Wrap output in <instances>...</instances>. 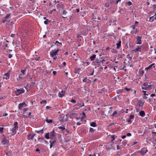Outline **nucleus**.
<instances>
[{
    "label": "nucleus",
    "mask_w": 156,
    "mask_h": 156,
    "mask_svg": "<svg viewBox=\"0 0 156 156\" xmlns=\"http://www.w3.org/2000/svg\"><path fill=\"white\" fill-rule=\"evenodd\" d=\"M25 89L26 90L27 92L28 90L27 88L26 87H24L20 89L16 88V90L14 91V92L16 96H18L24 93L25 91Z\"/></svg>",
    "instance_id": "1"
},
{
    "label": "nucleus",
    "mask_w": 156,
    "mask_h": 156,
    "mask_svg": "<svg viewBox=\"0 0 156 156\" xmlns=\"http://www.w3.org/2000/svg\"><path fill=\"white\" fill-rule=\"evenodd\" d=\"M81 107V101H78L77 103L74 105L73 107V110H77Z\"/></svg>",
    "instance_id": "2"
},
{
    "label": "nucleus",
    "mask_w": 156,
    "mask_h": 156,
    "mask_svg": "<svg viewBox=\"0 0 156 156\" xmlns=\"http://www.w3.org/2000/svg\"><path fill=\"white\" fill-rule=\"evenodd\" d=\"M94 63L98 66L101 65V64H102V57H100L98 58H97L95 59Z\"/></svg>",
    "instance_id": "3"
},
{
    "label": "nucleus",
    "mask_w": 156,
    "mask_h": 156,
    "mask_svg": "<svg viewBox=\"0 0 156 156\" xmlns=\"http://www.w3.org/2000/svg\"><path fill=\"white\" fill-rule=\"evenodd\" d=\"M56 133L55 132L54 130H53V131L51 132L50 133V139H56L55 134Z\"/></svg>",
    "instance_id": "4"
},
{
    "label": "nucleus",
    "mask_w": 156,
    "mask_h": 156,
    "mask_svg": "<svg viewBox=\"0 0 156 156\" xmlns=\"http://www.w3.org/2000/svg\"><path fill=\"white\" fill-rule=\"evenodd\" d=\"M11 16L12 15L11 13H9L7 14L6 16L5 17L4 19L2 20V22L3 23H5L7 20L9 19Z\"/></svg>",
    "instance_id": "5"
},
{
    "label": "nucleus",
    "mask_w": 156,
    "mask_h": 156,
    "mask_svg": "<svg viewBox=\"0 0 156 156\" xmlns=\"http://www.w3.org/2000/svg\"><path fill=\"white\" fill-rule=\"evenodd\" d=\"M136 25H133L132 26H131V27H132L133 28V29L134 30H136V31H131V33L132 34H136V33L138 32V30L136 28Z\"/></svg>",
    "instance_id": "6"
},
{
    "label": "nucleus",
    "mask_w": 156,
    "mask_h": 156,
    "mask_svg": "<svg viewBox=\"0 0 156 156\" xmlns=\"http://www.w3.org/2000/svg\"><path fill=\"white\" fill-rule=\"evenodd\" d=\"M27 106V105L24 101L22 103H20L18 105V108L19 109H21L22 108L26 107Z\"/></svg>",
    "instance_id": "7"
},
{
    "label": "nucleus",
    "mask_w": 156,
    "mask_h": 156,
    "mask_svg": "<svg viewBox=\"0 0 156 156\" xmlns=\"http://www.w3.org/2000/svg\"><path fill=\"white\" fill-rule=\"evenodd\" d=\"M142 37V36H138L136 38V44H141L142 43L141 41Z\"/></svg>",
    "instance_id": "8"
},
{
    "label": "nucleus",
    "mask_w": 156,
    "mask_h": 156,
    "mask_svg": "<svg viewBox=\"0 0 156 156\" xmlns=\"http://www.w3.org/2000/svg\"><path fill=\"white\" fill-rule=\"evenodd\" d=\"M134 115H130L129 117V118L128 119H126L127 122L130 123H131L132 122V121L134 120Z\"/></svg>",
    "instance_id": "9"
},
{
    "label": "nucleus",
    "mask_w": 156,
    "mask_h": 156,
    "mask_svg": "<svg viewBox=\"0 0 156 156\" xmlns=\"http://www.w3.org/2000/svg\"><path fill=\"white\" fill-rule=\"evenodd\" d=\"M17 130V129H14L13 127L10 130L11 131L10 133L11 134V135L14 136L15 135L16 133V130Z\"/></svg>",
    "instance_id": "10"
},
{
    "label": "nucleus",
    "mask_w": 156,
    "mask_h": 156,
    "mask_svg": "<svg viewBox=\"0 0 156 156\" xmlns=\"http://www.w3.org/2000/svg\"><path fill=\"white\" fill-rule=\"evenodd\" d=\"M57 53L54 50H51L50 53V55L52 57L55 56L57 54Z\"/></svg>",
    "instance_id": "11"
},
{
    "label": "nucleus",
    "mask_w": 156,
    "mask_h": 156,
    "mask_svg": "<svg viewBox=\"0 0 156 156\" xmlns=\"http://www.w3.org/2000/svg\"><path fill=\"white\" fill-rule=\"evenodd\" d=\"M66 91L62 90L61 92H59L58 96L59 98H62L65 95Z\"/></svg>",
    "instance_id": "12"
},
{
    "label": "nucleus",
    "mask_w": 156,
    "mask_h": 156,
    "mask_svg": "<svg viewBox=\"0 0 156 156\" xmlns=\"http://www.w3.org/2000/svg\"><path fill=\"white\" fill-rule=\"evenodd\" d=\"M8 142V141L5 137H4L2 139L1 143L2 145L6 144Z\"/></svg>",
    "instance_id": "13"
},
{
    "label": "nucleus",
    "mask_w": 156,
    "mask_h": 156,
    "mask_svg": "<svg viewBox=\"0 0 156 156\" xmlns=\"http://www.w3.org/2000/svg\"><path fill=\"white\" fill-rule=\"evenodd\" d=\"M132 51H134L135 52H136L138 51L141 52V46H138L137 48H136L135 49L132 50Z\"/></svg>",
    "instance_id": "14"
},
{
    "label": "nucleus",
    "mask_w": 156,
    "mask_h": 156,
    "mask_svg": "<svg viewBox=\"0 0 156 156\" xmlns=\"http://www.w3.org/2000/svg\"><path fill=\"white\" fill-rule=\"evenodd\" d=\"M156 13L155 14L152 16V17H150L149 18V21L150 22H153V21H154V20H155L156 19Z\"/></svg>",
    "instance_id": "15"
},
{
    "label": "nucleus",
    "mask_w": 156,
    "mask_h": 156,
    "mask_svg": "<svg viewBox=\"0 0 156 156\" xmlns=\"http://www.w3.org/2000/svg\"><path fill=\"white\" fill-rule=\"evenodd\" d=\"M65 117V115L64 114H62L61 115L60 117L62 119L60 120V121L62 122H64V121H66L67 119H64Z\"/></svg>",
    "instance_id": "16"
},
{
    "label": "nucleus",
    "mask_w": 156,
    "mask_h": 156,
    "mask_svg": "<svg viewBox=\"0 0 156 156\" xmlns=\"http://www.w3.org/2000/svg\"><path fill=\"white\" fill-rule=\"evenodd\" d=\"M6 76V77L5 78L4 77H3V79H5L6 80H8L9 78L10 74H9V73L7 72L6 73H5L4 75V76Z\"/></svg>",
    "instance_id": "17"
},
{
    "label": "nucleus",
    "mask_w": 156,
    "mask_h": 156,
    "mask_svg": "<svg viewBox=\"0 0 156 156\" xmlns=\"http://www.w3.org/2000/svg\"><path fill=\"white\" fill-rule=\"evenodd\" d=\"M54 140L53 141L50 140L49 142L50 143V148H51L53 145H54V144L56 142V140L55 139H54Z\"/></svg>",
    "instance_id": "18"
},
{
    "label": "nucleus",
    "mask_w": 156,
    "mask_h": 156,
    "mask_svg": "<svg viewBox=\"0 0 156 156\" xmlns=\"http://www.w3.org/2000/svg\"><path fill=\"white\" fill-rule=\"evenodd\" d=\"M144 102H143L142 100H139L138 102V106L140 107H143L144 105Z\"/></svg>",
    "instance_id": "19"
},
{
    "label": "nucleus",
    "mask_w": 156,
    "mask_h": 156,
    "mask_svg": "<svg viewBox=\"0 0 156 156\" xmlns=\"http://www.w3.org/2000/svg\"><path fill=\"white\" fill-rule=\"evenodd\" d=\"M155 64L153 63L151 65H149V66L147 67V68H145V69L147 70H148L149 69H151V68L152 66H153V68L155 67V66H154Z\"/></svg>",
    "instance_id": "20"
},
{
    "label": "nucleus",
    "mask_w": 156,
    "mask_h": 156,
    "mask_svg": "<svg viewBox=\"0 0 156 156\" xmlns=\"http://www.w3.org/2000/svg\"><path fill=\"white\" fill-rule=\"evenodd\" d=\"M81 71V69L80 68H76L74 69V72L75 73H77L79 74Z\"/></svg>",
    "instance_id": "21"
},
{
    "label": "nucleus",
    "mask_w": 156,
    "mask_h": 156,
    "mask_svg": "<svg viewBox=\"0 0 156 156\" xmlns=\"http://www.w3.org/2000/svg\"><path fill=\"white\" fill-rule=\"evenodd\" d=\"M118 41V42L116 43L117 48V49H119L121 46V41L120 40H119Z\"/></svg>",
    "instance_id": "22"
},
{
    "label": "nucleus",
    "mask_w": 156,
    "mask_h": 156,
    "mask_svg": "<svg viewBox=\"0 0 156 156\" xmlns=\"http://www.w3.org/2000/svg\"><path fill=\"white\" fill-rule=\"evenodd\" d=\"M58 47H61L62 46V43L59 42L58 41H56L55 43H54Z\"/></svg>",
    "instance_id": "23"
},
{
    "label": "nucleus",
    "mask_w": 156,
    "mask_h": 156,
    "mask_svg": "<svg viewBox=\"0 0 156 156\" xmlns=\"http://www.w3.org/2000/svg\"><path fill=\"white\" fill-rule=\"evenodd\" d=\"M105 91L103 89H102L100 90L98 92V94L99 95H101L103 94V93H104Z\"/></svg>",
    "instance_id": "24"
},
{
    "label": "nucleus",
    "mask_w": 156,
    "mask_h": 156,
    "mask_svg": "<svg viewBox=\"0 0 156 156\" xmlns=\"http://www.w3.org/2000/svg\"><path fill=\"white\" fill-rule=\"evenodd\" d=\"M153 86V85H148L147 86V87H144V89L145 90H150L151 89L152 87Z\"/></svg>",
    "instance_id": "25"
},
{
    "label": "nucleus",
    "mask_w": 156,
    "mask_h": 156,
    "mask_svg": "<svg viewBox=\"0 0 156 156\" xmlns=\"http://www.w3.org/2000/svg\"><path fill=\"white\" fill-rule=\"evenodd\" d=\"M18 122H15L13 124V125L14 126L13 128H14V129H16L18 130Z\"/></svg>",
    "instance_id": "26"
},
{
    "label": "nucleus",
    "mask_w": 156,
    "mask_h": 156,
    "mask_svg": "<svg viewBox=\"0 0 156 156\" xmlns=\"http://www.w3.org/2000/svg\"><path fill=\"white\" fill-rule=\"evenodd\" d=\"M147 151H148L147 149H145V148L143 149L140 151V153L141 155H143L146 153Z\"/></svg>",
    "instance_id": "27"
},
{
    "label": "nucleus",
    "mask_w": 156,
    "mask_h": 156,
    "mask_svg": "<svg viewBox=\"0 0 156 156\" xmlns=\"http://www.w3.org/2000/svg\"><path fill=\"white\" fill-rule=\"evenodd\" d=\"M35 135V134H33L32 135H31V133H29L27 135V136L29 137V138H30L31 139L33 140V138L34 137V136Z\"/></svg>",
    "instance_id": "28"
},
{
    "label": "nucleus",
    "mask_w": 156,
    "mask_h": 156,
    "mask_svg": "<svg viewBox=\"0 0 156 156\" xmlns=\"http://www.w3.org/2000/svg\"><path fill=\"white\" fill-rule=\"evenodd\" d=\"M96 55L95 54H93L90 57V59L91 61H93L96 58Z\"/></svg>",
    "instance_id": "29"
},
{
    "label": "nucleus",
    "mask_w": 156,
    "mask_h": 156,
    "mask_svg": "<svg viewBox=\"0 0 156 156\" xmlns=\"http://www.w3.org/2000/svg\"><path fill=\"white\" fill-rule=\"evenodd\" d=\"M148 84L147 82H145L144 83L143 85L142 86V88L143 90H145L144 87H147V86Z\"/></svg>",
    "instance_id": "30"
},
{
    "label": "nucleus",
    "mask_w": 156,
    "mask_h": 156,
    "mask_svg": "<svg viewBox=\"0 0 156 156\" xmlns=\"http://www.w3.org/2000/svg\"><path fill=\"white\" fill-rule=\"evenodd\" d=\"M139 115L142 117H144L145 115V113L144 111H141L139 112Z\"/></svg>",
    "instance_id": "31"
},
{
    "label": "nucleus",
    "mask_w": 156,
    "mask_h": 156,
    "mask_svg": "<svg viewBox=\"0 0 156 156\" xmlns=\"http://www.w3.org/2000/svg\"><path fill=\"white\" fill-rule=\"evenodd\" d=\"M153 138L151 139V142L153 143V144H156V138H154V136L153 135H152Z\"/></svg>",
    "instance_id": "32"
},
{
    "label": "nucleus",
    "mask_w": 156,
    "mask_h": 156,
    "mask_svg": "<svg viewBox=\"0 0 156 156\" xmlns=\"http://www.w3.org/2000/svg\"><path fill=\"white\" fill-rule=\"evenodd\" d=\"M13 23H14L12 21H11L10 20H9L8 21H7L6 22V24H8V25H12V24H13Z\"/></svg>",
    "instance_id": "33"
},
{
    "label": "nucleus",
    "mask_w": 156,
    "mask_h": 156,
    "mask_svg": "<svg viewBox=\"0 0 156 156\" xmlns=\"http://www.w3.org/2000/svg\"><path fill=\"white\" fill-rule=\"evenodd\" d=\"M45 137L46 139H47L50 138V137H49V133H46L45 134Z\"/></svg>",
    "instance_id": "34"
},
{
    "label": "nucleus",
    "mask_w": 156,
    "mask_h": 156,
    "mask_svg": "<svg viewBox=\"0 0 156 156\" xmlns=\"http://www.w3.org/2000/svg\"><path fill=\"white\" fill-rule=\"evenodd\" d=\"M111 52L114 53L116 54L117 53V51L116 49L113 48L111 50Z\"/></svg>",
    "instance_id": "35"
},
{
    "label": "nucleus",
    "mask_w": 156,
    "mask_h": 156,
    "mask_svg": "<svg viewBox=\"0 0 156 156\" xmlns=\"http://www.w3.org/2000/svg\"><path fill=\"white\" fill-rule=\"evenodd\" d=\"M116 0H110L109 3L112 5H113L115 2Z\"/></svg>",
    "instance_id": "36"
},
{
    "label": "nucleus",
    "mask_w": 156,
    "mask_h": 156,
    "mask_svg": "<svg viewBox=\"0 0 156 156\" xmlns=\"http://www.w3.org/2000/svg\"><path fill=\"white\" fill-rule=\"evenodd\" d=\"M90 125L91 126L95 127L96 126V124L95 122H93L90 123Z\"/></svg>",
    "instance_id": "37"
},
{
    "label": "nucleus",
    "mask_w": 156,
    "mask_h": 156,
    "mask_svg": "<svg viewBox=\"0 0 156 156\" xmlns=\"http://www.w3.org/2000/svg\"><path fill=\"white\" fill-rule=\"evenodd\" d=\"M35 132L38 133H41L42 134L43 133V129H41L40 130H35Z\"/></svg>",
    "instance_id": "38"
},
{
    "label": "nucleus",
    "mask_w": 156,
    "mask_h": 156,
    "mask_svg": "<svg viewBox=\"0 0 156 156\" xmlns=\"http://www.w3.org/2000/svg\"><path fill=\"white\" fill-rule=\"evenodd\" d=\"M46 121L48 123H51L52 122V121L51 119H48V118H46Z\"/></svg>",
    "instance_id": "39"
},
{
    "label": "nucleus",
    "mask_w": 156,
    "mask_h": 156,
    "mask_svg": "<svg viewBox=\"0 0 156 156\" xmlns=\"http://www.w3.org/2000/svg\"><path fill=\"white\" fill-rule=\"evenodd\" d=\"M26 69H25L24 70H21V72L23 75H25L26 73Z\"/></svg>",
    "instance_id": "40"
},
{
    "label": "nucleus",
    "mask_w": 156,
    "mask_h": 156,
    "mask_svg": "<svg viewBox=\"0 0 156 156\" xmlns=\"http://www.w3.org/2000/svg\"><path fill=\"white\" fill-rule=\"evenodd\" d=\"M26 113L27 114V115H26V118H28V117L29 118V117H30V115H31V112H29L28 113L27 112H26ZM30 118H31V117H30Z\"/></svg>",
    "instance_id": "41"
},
{
    "label": "nucleus",
    "mask_w": 156,
    "mask_h": 156,
    "mask_svg": "<svg viewBox=\"0 0 156 156\" xmlns=\"http://www.w3.org/2000/svg\"><path fill=\"white\" fill-rule=\"evenodd\" d=\"M88 78L87 76L84 77V79L83 80V82L87 83L88 80Z\"/></svg>",
    "instance_id": "42"
},
{
    "label": "nucleus",
    "mask_w": 156,
    "mask_h": 156,
    "mask_svg": "<svg viewBox=\"0 0 156 156\" xmlns=\"http://www.w3.org/2000/svg\"><path fill=\"white\" fill-rule=\"evenodd\" d=\"M12 152L8 151V152H5L6 155L7 156H10L12 154Z\"/></svg>",
    "instance_id": "43"
},
{
    "label": "nucleus",
    "mask_w": 156,
    "mask_h": 156,
    "mask_svg": "<svg viewBox=\"0 0 156 156\" xmlns=\"http://www.w3.org/2000/svg\"><path fill=\"white\" fill-rule=\"evenodd\" d=\"M129 48L132 49L133 48V44L131 43H129Z\"/></svg>",
    "instance_id": "44"
},
{
    "label": "nucleus",
    "mask_w": 156,
    "mask_h": 156,
    "mask_svg": "<svg viewBox=\"0 0 156 156\" xmlns=\"http://www.w3.org/2000/svg\"><path fill=\"white\" fill-rule=\"evenodd\" d=\"M127 143V141L126 140H124L122 142V144L123 145L125 146Z\"/></svg>",
    "instance_id": "45"
},
{
    "label": "nucleus",
    "mask_w": 156,
    "mask_h": 156,
    "mask_svg": "<svg viewBox=\"0 0 156 156\" xmlns=\"http://www.w3.org/2000/svg\"><path fill=\"white\" fill-rule=\"evenodd\" d=\"M58 128L59 129H61V130L63 131L65 129V127H64V126H63V127H62V126L58 127Z\"/></svg>",
    "instance_id": "46"
},
{
    "label": "nucleus",
    "mask_w": 156,
    "mask_h": 156,
    "mask_svg": "<svg viewBox=\"0 0 156 156\" xmlns=\"http://www.w3.org/2000/svg\"><path fill=\"white\" fill-rule=\"evenodd\" d=\"M83 63L85 64L86 66H87L89 65L90 64V63L89 62H88L85 61V62L83 61Z\"/></svg>",
    "instance_id": "47"
},
{
    "label": "nucleus",
    "mask_w": 156,
    "mask_h": 156,
    "mask_svg": "<svg viewBox=\"0 0 156 156\" xmlns=\"http://www.w3.org/2000/svg\"><path fill=\"white\" fill-rule=\"evenodd\" d=\"M40 103L41 104H42L43 103L45 104L47 103V101L45 100H43L40 101Z\"/></svg>",
    "instance_id": "48"
},
{
    "label": "nucleus",
    "mask_w": 156,
    "mask_h": 156,
    "mask_svg": "<svg viewBox=\"0 0 156 156\" xmlns=\"http://www.w3.org/2000/svg\"><path fill=\"white\" fill-rule=\"evenodd\" d=\"M95 129H94L91 128V127L90 128V130H89L90 132L91 133H92V132H94V131H95Z\"/></svg>",
    "instance_id": "49"
},
{
    "label": "nucleus",
    "mask_w": 156,
    "mask_h": 156,
    "mask_svg": "<svg viewBox=\"0 0 156 156\" xmlns=\"http://www.w3.org/2000/svg\"><path fill=\"white\" fill-rule=\"evenodd\" d=\"M123 90L122 89H119V90H117V93H122L123 92Z\"/></svg>",
    "instance_id": "50"
},
{
    "label": "nucleus",
    "mask_w": 156,
    "mask_h": 156,
    "mask_svg": "<svg viewBox=\"0 0 156 156\" xmlns=\"http://www.w3.org/2000/svg\"><path fill=\"white\" fill-rule=\"evenodd\" d=\"M110 3H109L108 4L107 3H105V5H104V6L106 7V8H108L109 6Z\"/></svg>",
    "instance_id": "51"
},
{
    "label": "nucleus",
    "mask_w": 156,
    "mask_h": 156,
    "mask_svg": "<svg viewBox=\"0 0 156 156\" xmlns=\"http://www.w3.org/2000/svg\"><path fill=\"white\" fill-rule=\"evenodd\" d=\"M112 112V108L111 107H110L109 108V111L108 112V115L109 114H111Z\"/></svg>",
    "instance_id": "52"
},
{
    "label": "nucleus",
    "mask_w": 156,
    "mask_h": 156,
    "mask_svg": "<svg viewBox=\"0 0 156 156\" xmlns=\"http://www.w3.org/2000/svg\"><path fill=\"white\" fill-rule=\"evenodd\" d=\"M124 89H125L126 90V91H129V90H132V91H133V90H132L131 88H127V87H125V88H124Z\"/></svg>",
    "instance_id": "53"
},
{
    "label": "nucleus",
    "mask_w": 156,
    "mask_h": 156,
    "mask_svg": "<svg viewBox=\"0 0 156 156\" xmlns=\"http://www.w3.org/2000/svg\"><path fill=\"white\" fill-rule=\"evenodd\" d=\"M70 101L71 102L73 103L74 104H75L76 103V101L75 100L73 99H72Z\"/></svg>",
    "instance_id": "54"
},
{
    "label": "nucleus",
    "mask_w": 156,
    "mask_h": 156,
    "mask_svg": "<svg viewBox=\"0 0 156 156\" xmlns=\"http://www.w3.org/2000/svg\"><path fill=\"white\" fill-rule=\"evenodd\" d=\"M111 137L112 139L111 140V142H112L113 141L115 140V139L114 136L113 135H112L111 136Z\"/></svg>",
    "instance_id": "55"
},
{
    "label": "nucleus",
    "mask_w": 156,
    "mask_h": 156,
    "mask_svg": "<svg viewBox=\"0 0 156 156\" xmlns=\"http://www.w3.org/2000/svg\"><path fill=\"white\" fill-rule=\"evenodd\" d=\"M63 5L62 4H58L57 5H56V6L57 8H61L62 7V6Z\"/></svg>",
    "instance_id": "56"
},
{
    "label": "nucleus",
    "mask_w": 156,
    "mask_h": 156,
    "mask_svg": "<svg viewBox=\"0 0 156 156\" xmlns=\"http://www.w3.org/2000/svg\"><path fill=\"white\" fill-rule=\"evenodd\" d=\"M48 20L46 19V20L44 21V23L45 24H48Z\"/></svg>",
    "instance_id": "57"
},
{
    "label": "nucleus",
    "mask_w": 156,
    "mask_h": 156,
    "mask_svg": "<svg viewBox=\"0 0 156 156\" xmlns=\"http://www.w3.org/2000/svg\"><path fill=\"white\" fill-rule=\"evenodd\" d=\"M67 13V12L66 10H64L62 12V15H66Z\"/></svg>",
    "instance_id": "58"
},
{
    "label": "nucleus",
    "mask_w": 156,
    "mask_h": 156,
    "mask_svg": "<svg viewBox=\"0 0 156 156\" xmlns=\"http://www.w3.org/2000/svg\"><path fill=\"white\" fill-rule=\"evenodd\" d=\"M127 5L128 6H129L132 5V3L130 1H129V2H127Z\"/></svg>",
    "instance_id": "59"
},
{
    "label": "nucleus",
    "mask_w": 156,
    "mask_h": 156,
    "mask_svg": "<svg viewBox=\"0 0 156 156\" xmlns=\"http://www.w3.org/2000/svg\"><path fill=\"white\" fill-rule=\"evenodd\" d=\"M118 112H116V111H115L112 114V116H114L116 114H117Z\"/></svg>",
    "instance_id": "60"
},
{
    "label": "nucleus",
    "mask_w": 156,
    "mask_h": 156,
    "mask_svg": "<svg viewBox=\"0 0 156 156\" xmlns=\"http://www.w3.org/2000/svg\"><path fill=\"white\" fill-rule=\"evenodd\" d=\"M22 79V78L20 76H19L18 77L17 79V80H20Z\"/></svg>",
    "instance_id": "61"
},
{
    "label": "nucleus",
    "mask_w": 156,
    "mask_h": 156,
    "mask_svg": "<svg viewBox=\"0 0 156 156\" xmlns=\"http://www.w3.org/2000/svg\"><path fill=\"white\" fill-rule=\"evenodd\" d=\"M56 10L55 9H52V10H51V11H50V12H49V13H50V14H52V12H53L54 11H56Z\"/></svg>",
    "instance_id": "62"
},
{
    "label": "nucleus",
    "mask_w": 156,
    "mask_h": 156,
    "mask_svg": "<svg viewBox=\"0 0 156 156\" xmlns=\"http://www.w3.org/2000/svg\"><path fill=\"white\" fill-rule=\"evenodd\" d=\"M3 129H4L3 127H0V132H1V133H2L3 132Z\"/></svg>",
    "instance_id": "63"
},
{
    "label": "nucleus",
    "mask_w": 156,
    "mask_h": 156,
    "mask_svg": "<svg viewBox=\"0 0 156 156\" xmlns=\"http://www.w3.org/2000/svg\"><path fill=\"white\" fill-rule=\"evenodd\" d=\"M152 6L154 7V10H156V5L155 4H154Z\"/></svg>",
    "instance_id": "64"
}]
</instances>
